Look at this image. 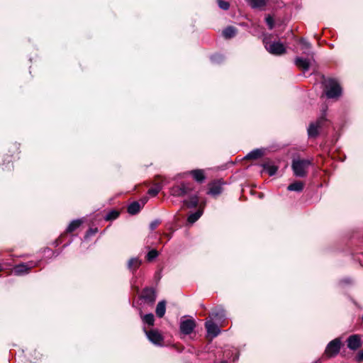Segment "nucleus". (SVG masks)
<instances>
[{"instance_id": "cd10ccee", "label": "nucleus", "mask_w": 363, "mask_h": 363, "mask_svg": "<svg viewBox=\"0 0 363 363\" xmlns=\"http://www.w3.org/2000/svg\"><path fill=\"white\" fill-rule=\"evenodd\" d=\"M203 211L201 209L197 210L196 212L191 213L187 218V220L190 223H194L199 219L202 216Z\"/></svg>"}, {"instance_id": "c756f323", "label": "nucleus", "mask_w": 363, "mask_h": 363, "mask_svg": "<svg viewBox=\"0 0 363 363\" xmlns=\"http://www.w3.org/2000/svg\"><path fill=\"white\" fill-rule=\"evenodd\" d=\"M119 212L116 210H111L106 213L104 217L106 220H113L116 219L119 216Z\"/></svg>"}, {"instance_id": "b1692460", "label": "nucleus", "mask_w": 363, "mask_h": 363, "mask_svg": "<svg viewBox=\"0 0 363 363\" xmlns=\"http://www.w3.org/2000/svg\"><path fill=\"white\" fill-rule=\"evenodd\" d=\"M262 167H263V170L268 173L269 176L274 175L277 172V167L275 165H272L269 163H264L262 164Z\"/></svg>"}, {"instance_id": "4c0bfd02", "label": "nucleus", "mask_w": 363, "mask_h": 363, "mask_svg": "<svg viewBox=\"0 0 363 363\" xmlns=\"http://www.w3.org/2000/svg\"><path fill=\"white\" fill-rule=\"evenodd\" d=\"M98 231V229L96 228H89L86 233V237L88 238V237H90V236H92L94 235L96 232Z\"/></svg>"}, {"instance_id": "4be33fe9", "label": "nucleus", "mask_w": 363, "mask_h": 363, "mask_svg": "<svg viewBox=\"0 0 363 363\" xmlns=\"http://www.w3.org/2000/svg\"><path fill=\"white\" fill-rule=\"evenodd\" d=\"M303 183L298 181L289 184L287 187V190L290 191L301 192L303 189Z\"/></svg>"}, {"instance_id": "2f4dec72", "label": "nucleus", "mask_w": 363, "mask_h": 363, "mask_svg": "<svg viewBox=\"0 0 363 363\" xmlns=\"http://www.w3.org/2000/svg\"><path fill=\"white\" fill-rule=\"evenodd\" d=\"M158 255H159L158 252L156 250L153 249V250H150L147 252V254L146 255V259L147 261L151 262L153 259H155L156 257H157Z\"/></svg>"}, {"instance_id": "39448f33", "label": "nucleus", "mask_w": 363, "mask_h": 363, "mask_svg": "<svg viewBox=\"0 0 363 363\" xmlns=\"http://www.w3.org/2000/svg\"><path fill=\"white\" fill-rule=\"evenodd\" d=\"M219 357L222 355V359L219 363H228L238 359L239 353L235 348H225L223 351H218Z\"/></svg>"}, {"instance_id": "7c9ffc66", "label": "nucleus", "mask_w": 363, "mask_h": 363, "mask_svg": "<svg viewBox=\"0 0 363 363\" xmlns=\"http://www.w3.org/2000/svg\"><path fill=\"white\" fill-rule=\"evenodd\" d=\"M224 56L221 54H215L211 56V60L214 64H220L224 60Z\"/></svg>"}, {"instance_id": "423d86ee", "label": "nucleus", "mask_w": 363, "mask_h": 363, "mask_svg": "<svg viewBox=\"0 0 363 363\" xmlns=\"http://www.w3.org/2000/svg\"><path fill=\"white\" fill-rule=\"evenodd\" d=\"M193 190V186L189 183L182 182L179 185L172 186L170 194L173 196L182 197L187 195Z\"/></svg>"}, {"instance_id": "ddd939ff", "label": "nucleus", "mask_w": 363, "mask_h": 363, "mask_svg": "<svg viewBox=\"0 0 363 363\" xmlns=\"http://www.w3.org/2000/svg\"><path fill=\"white\" fill-rule=\"evenodd\" d=\"M222 183L220 181H215L209 184L208 194L217 196L223 192Z\"/></svg>"}, {"instance_id": "72a5a7b5", "label": "nucleus", "mask_w": 363, "mask_h": 363, "mask_svg": "<svg viewBox=\"0 0 363 363\" xmlns=\"http://www.w3.org/2000/svg\"><path fill=\"white\" fill-rule=\"evenodd\" d=\"M218 4L220 9L227 11L230 8V4L224 0H218Z\"/></svg>"}, {"instance_id": "ea45409f", "label": "nucleus", "mask_w": 363, "mask_h": 363, "mask_svg": "<svg viewBox=\"0 0 363 363\" xmlns=\"http://www.w3.org/2000/svg\"><path fill=\"white\" fill-rule=\"evenodd\" d=\"M344 281H345V283H350V279H345V280H344Z\"/></svg>"}, {"instance_id": "0eeeda50", "label": "nucleus", "mask_w": 363, "mask_h": 363, "mask_svg": "<svg viewBox=\"0 0 363 363\" xmlns=\"http://www.w3.org/2000/svg\"><path fill=\"white\" fill-rule=\"evenodd\" d=\"M340 340L339 338H335L328 344L325 350V354L328 357H335L340 352Z\"/></svg>"}, {"instance_id": "9d476101", "label": "nucleus", "mask_w": 363, "mask_h": 363, "mask_svg": "<svg viewBox=\"0 0 363 363\" xmlns=\"http://www.w3.org/2000/svg\"><path fill=\"white\" fill-rule=\"evenodd\" d=\"M141 298L146 303L152 304L156 299L155 290L152 287L145 288L142 291Z\"/></svg>"}, {"instance_id": "aec40b11", "label": "nucleus", "mask_w": 363, "mask_h": 363, "mask_svg": "<svg viewBox=\"0 0 363 363\" xmlns=\"http://www.w3.org/2000/svg\"><path fill=\"white\" fill-rule=\"evenodd\" d=\"M190 174L192 176L194 179L199 182L203 183L206 179V176L203 169H194L190 172Z\"/></svg>"}, {"instance_id": "1a4fd4ad", "label": "nucleus", "mask_w": 363, "mask_h": 363, "mask_svg": "<svg viewBox=\"0 0 363 363\" xmlns=\"http://www.w3.org/2000/svg\"><path fill=\"white\" fill-rule=\"evenodd\" d=\"M144 331L148 340L156 345H162L163 342V337L157 330H150L149 331L144 328Z\"/></svg>"}, {"instance_id": "f03ea898", "label": "nucleus", "mask_w": 363, "mask_h": 363, "mask_svg": "<svg viewBox=\"0 0 363 363\" xmlns=\"http://www.w3.org/2000/svg\"><path fill=\"white\" fill-rule=\"evenodd\" d=\"M323 84L324 85V92L328 99L337 98L341 95L342 89L335 79H325Z\"/></svg>"}, {"instance_id": "5701e85b", "label": "nucleus", "mask_w": 363, "mask_h": 363, "mask_svg": "<svg viewBox=\"0 0 363 363\" xmlns=\"http://www.w3.org/2000/svg\"><path fill=\"white\" fill-rule=\"evenodd\" d=\"M236 33L237 29L233 26H228L223 30V35L227 39L233 38Z\"/></svg>"}, {"instance_id": "4468645a", "label": "nucleus", "mask_w": 363, "mask_h": 363, "mask_svg": "<svg viewBox=\"0 0 363 363\" xmlns=\"http://www.w3.org/2000/svg\"><path fill=\"white\" fill-rule=\"evenodd\" d=\"M347 347L352 350H355L360 347L362 343L359 335H352L347 338Z\"/></svg>"}, {"instance_id": "dca6fc26", "label": "nucleus", "mask_w": 363, "mask_h": 363, "mask_svg": "<svg viewBox=\"0 0 363 363\" xmlns=\"http://www.w3.org/2000/svg\"><path fill=\"white\" fill-rule=\"evenodd\" d=\"M142 264V261L138 257L130 258L127 264L128 269L134 274Z\"/></svg>"}, {"instance_id": "6e6552de", "label": "nucleus", "mask_w": 363, "mask_h": 363, "mask_svg": "<svg viewBox=\"0 0 363 363\" xmlns=\"http://www.w3.org/2000/svg\"><path fill=\"white\" fill-rule=\"evenodd\" d=\"M196 327V323L194 320L188 318L182 320L180 322L179 329L182 334L190 335Z\"/></svg>"}, {"instance_id": "e433bc0d", "label": "nucleus", "mask_w": 363, "mask_h": 363, "mask_svg": "<svg viewBox=\"0 0 363 363\" xmlns=\"http://www.w3.org/2000/svg\"><path fill=\"white\" fill-rule=\"evenodd\" d=\"M355 360L357 362H363V348L359 350L355 356Z\"/></svg>"}, {"instance_id": "f704fd0d", "label": "nucleus", "mask_w": 363, "mask_h": 363, "mask_svg": "<svg viewBox=\"0 0 363 363\" xmlns=\"http://www.w3.org/2000/svg\"><path fill=\"white\" fill-rule=\"evenodd\" d=\"M161 188L160 186L152 187L148 189L147 194L151 196H156L160 191Z\"/></svg>"}, {"instance_id": "f3484780", "label": "nucleus", "mask_w": 363, "mask_h": 363, "mask_svg": "<svg viewBox=\"0 0 363 363\" xmlns=\"http://www.w3.org/2000/svg\"><path fill=\"white\" fill-rule=\"evenodd\" d=\"M145 201L140 204L138 201H133L128 206V213L130 215H135L138 213L141 208L144 206Z\"/></svg>"}, {"instance_id": "a211bd4d", "label": "nucleus", "mask_w": 363, "mask_h": 363, "mask_svg": "<svg viewBox=\"0 0 363 363\" xmlns=\"http://www.w3.org/2000/svg\"><path fill=\"white\" fill-rule=\"evenodd\" d=\"M295 65L298 67L301 68L304 72H307L310 68V61L303 57H296L295 59Z\"/></svg>"}, {"instance_id": "473e14b6", "label": "nucleus", "mask_w": 363, "mask_h": 363, "mask_svg": "<svg viewBox=\"0 0 363 363\" xmlns=\"http://www.w3.org/2000/svg\"><path fill=\"white\" fill-rule=\"evenodd\" d=\"M265 22L269 30H272L274 27V21L272 16L267 15L265 18Z\"/></svg>"}, {"instance_id": "f8f14e48", "label": "nucleus", "mask_w": 363, "mask_h": 363, "mask_svg": "<svg viewBox=\"0 0 363 363\" xmlns=\"http://www.w3.org/2000/svg\"><path fill=\"white\" fill-rule=\"evenodd\" d=\"M34 265L33 264V262L29 263H21L19 264H17L13 268V273L16 275H23L24 274H26L29 272V270L33 268Z\"/></svg>"}, {"instance_id": "412c9836", "label": "nucleus", "mask_w": 363, "mask_h": 363, "mask_svg": "<svg viewBox=\"0 0 363 363\" xmlns=\"http://www.w3.org/2000/svg\"><path fill=\"white\" fill-rule=\"evenodd\" d=\"M166 312V301L164 300L160 301L156 307L155 313L158 318H162Z\"/></svg>"}, {"instance_id": "20e7f679", "label": "nucleus", "mask_w": 363, "mask_h": 363, "mask_svg": "<svg viewBox=\"0 0 363 363\" xmlns=\"http://www.w3.org/2000/svg\"><path fill=\"white\" fill-rule=\"evenodd\" d=\"M326 121V110H323L322 115L317 121L310 123L308 128V137L316 138L319 134L318 129L323 127Z\"/></svg>"}, {"instance_id": "c9c22d12", "label": "nucleus", "mask_w": 363, "mask_h": 363, "mask_svg": "<svg viewBox=\"0 0 363 363\" xmlns=\"http://www.w3.org/2000/svg\"><path fill=\"white\" fill-rule=\"evenodd\" d=\"M300 44L302 47V49L304 50H310L311 48V45L309 42H308L306 39L301 38L300 40Z\"/></svg>"}, {"instance_id": "bb28decb", "label": "nucleus", "mask_w": 363, "mask_h": 363, "mask_svg": "<svg viewBox=\"0 0 363 363\" xmlns=\"http://www.w3.org/2000/svg\"><path fill=\"white\" fill-rule=\"evenodd\" d=\"M82 223V221L79 219L72 220L66 229L67 233H72L77 230Z\"/></svg>"}, {"instance_id": "7ed1b4c3", "label": "nucleus", "mask_w": 363, "mask_h": 363, "mask_svg": "<svg viewBox=\"0 0 363 363\" xmlns=\"http://www.w3.org/2000/svg\"><path fill=\"white\" fill-rule=\"evenodd\" d=\"M312 164V161L308 159H294L292 161L291 167L294 174L297 177H305L307 170Z\"/></svg>"}, {"instance_id": "2eb2a0df", "label": "nucleus", "mask_w": 363, "mask_h": 363, "mask_svg": "<svg viewBox=\"0 0 363 363\" xmlns=\"http://www.w3.org/2000/svg\"><path fill=\"white\" fill-rule=\"evenodd\" d=\"M209 318L212 320L220 323L225 320V313L223 309L215 310L209 314Z\"/></svg>"}, {"instance_id": "6ab92c4d", "label": "nucleus", "mask_w": 363, "mask_h": 363, "mask_svg": "<svg viewBox=\"0 0 363 363\" xmlns=\"http://www.w3.org/2000/svg\"><path fill=\"white\" fill-rule=\"evenodd\" d=\"M199 202V195L198 194H195L194 195H191L189 198V200H184L183 203L186 207L189 208H196L197 207Z\"/></svg>"}, {"instance_id": "f257e3e1", "label": "nucleus", "mask_w": 363, "mask_h": 363, "mask_svg": "<svg viewBox=\"0 0 363 363\" xmlns=\"http://www.w3.org/2000/svg\"><path fill=\"white\" fill-rule=\"evenodd\" d=\"M271 35H265L263 38V43L265 49L272 55H281L286 52V48L279 41L271 40Z\"/></svg>"}, {"instance_id": "c85d7f7f", "label": "nucleus", "mask_w": 363, "mask_h": 363, "mask_svg": "<svg viewBox=\"0 0 363 363\" xmlns=\"http://www.w3.org/2000/svg\"><path fill=\"white\" fill-rule=\"evenodd\" d=\"M142 319L144 323L147 324L150 326H152L154 325L155 317L151 313L145 315Z\"/></svg>"}, {"instance_id": "58836bf2", "label": "nucleus", "mask_w": 363, "mask_h": 363, "mask_svg": "<svg viewBox=\"0 0 363 363\" xmlns=\"http://www.w3.org/2000/svg\"><path fill=\"white\" fill-rule=\"evenodd\" d=\"M160 223V221L159 220H154L152 221L150 224V228L153 230H155L157 226L158 225V224Z\"/></svg>"}, {"instance_id": "a878e982", "label": "nucleus", "mask_w": 363, "mask_h": 363, "mask_svg": "<svg viewBox=\"0 0 363 363\" xmlns=\"http://www.w3.org/2000/svg\"><path fill=\"white\" fill-rule=\"evenodd\" d=\"M252 9H260L267 4V0H247Z\"/></svg>"}, {"instance_id": "393cba45", "label": "nucleus", "mask_w": 363, "mask_h": 363, "mask_svg": "<svg viewBox=\"0 0 363 363\" xmlns=\"http://www.w3.org/2000/svg\"><path fill=\"white\" fill-rule=\"evenodd\" d=\"M263 155V151L259 149H255L250 152L245 158L248 160H256L261 157Z\"/></svg>"}, {"instance_id": "9b49d317", "label": "nucleus", "mask_w": 363, "mask_h": 363, "mask_svg": "<svg viewBox=\"0 0 363 363\" xmlns=\"http://www.w3.org/2000/svg\"><path fill=\"white\" fill-rule=\"evenodd\" d=\"M205 326L208 336L212 338L218 336L220 333V329L218 325L212 320H208L206 322Z\"/></svg>"}]
</instances>
